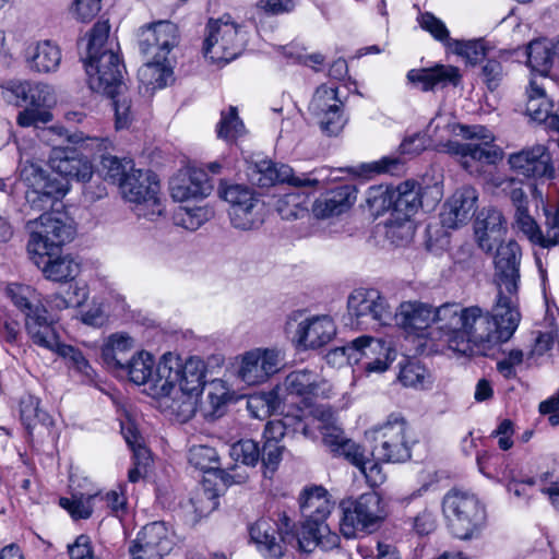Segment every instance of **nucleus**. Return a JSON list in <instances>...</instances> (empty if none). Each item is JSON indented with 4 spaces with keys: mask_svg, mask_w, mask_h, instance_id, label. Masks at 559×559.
<instances>
[{
    "mask_svg": "<svg viewBox=\"0 0 559 559\" xmlns=\"http://www.w3.org/2000/svg\"><path fill=\"white\" fill-rule=\"evenodd\" d=\"M439 316L449 348L465 356L486 355L493 345L508 342L521 321L518 305L501 292L491 313H484L478 306L447 302L440 306Z\"/></svg>",
    "mask_w": 559,
    "mask_h": 559,
    "instance_id": "obj_1",
    "label": "nucleus"
},
{
    "mask_svg": "<svg viewBox=\"0 0 559 559\" xmlns=\"http://www.w3.org/2000/svg\"><path fill=\"white\" fill-rule=\"evenodd\" d=\"M49 165L55 175L31 162H25L21 167V180L27 188L26 202L37 212L52 209L68 193L69 179L85 182L92 177L91 163L80 157L75 150L52 147Z\"/></svg>",
    "mask_w": 559,
    "mask_h": 559,
    "instance_id": "obj_2",
    "label": "nucleus"
},
{
    "mask_svg": "<svg viewBox=\"0 0 559 559\" xmlns=\"http://www.w3.org/2000/svg\"><path fill=\"white\" fill-rule=\"evenodd\" d=\"M109 29L106 21L97 22L93 26L83 61L90 88L115 98L123 86L124 66L118 56V43L108 39Z\"/></svg>",
    "mask_w": 559,
    "mask_h": 559,
    "instance_id": "obj_3",
    "label": "nucleus"
},
{
    "mask_svg": "<svg viewBox=\"0 0 559 559\" xmlns=\"http://www.w3.org/2000/svg\"><path fill=\"white\" fill-rule=\"evenodd\" d=\"M453 132L460 130V135L467 140H479L480 143H460L449 141L445 144L448 153L461 157L462 167L471 175L480 174L484 165H495L503 157V151L493 145L495 135L484 126L447 124Z\"/></svg>",
    "mask_w": 559,
    "mask_h": 559,
    "instance_id": "obj_4",
    "label": "nucleus"
},
{
    "mask_svg": "<svg viewBox=\"0 0 559 559\" xmlns=\"http://www.w3.org/2000/svg\"><path fill=\"white\" fill-rule=\"evenodd\" d=\"M442 511L453 535L469 539L486 525L485 504L469 491L451 489L442 499Z\"/></svg>",
    "mask_w": 559,
    "mask_h": 559,
    "instance_id": "obj_5",
    "label": "nucleus"
},
{
    "mask_svg": "<svg viewBox=\"0 0 559 559\" xmlns=\"http://www.w3.org/2000/svg\"><path fill=\"white\" fill-rule=\"evenodd\" d=\"M243 39L239 37V25L230 15L210 19L205 27L203 53L212 63L224 66L235 60L242 51Z\"/></svg>",
    "mask_w": 559,
    "mask_h": 559,
    "instance_id": "obj_6",
    "label": "nucleus"
},
{
    "mask_svg": "<svg viewBox=\"0 0 559 559\" xmlns=\"http://www.w3.org/2000/svg\"><path fill=\"white\" fill-rule=\"evenodd\" d=\"M205 365L199 358H189L185 364L171 353L163 355L157 364V385L167 392L173 384L199 396L205 385Z\"/></svg>",
    "mask_w": 559,
    "mask_h": 559,
    "instance_id": "obj_7",
    "label": "nucleus"
},
{
    "mask_svg": "<svg viewBox=\"0 0 559 559\" xmlns=\"http://www.w3.org/2000/svg\"><path fill=\"white\" fill-rule=\"evenodd\" d=\"M322 442L334 455L342 456L350 464L359 468L371 487L380 486L385 480L381 466L376 461H370L365 450L337 426H325L322 430Z\"/></svg>",
    "mask_w": 559,
    "mask_h": 559,
    "instance_id": "obj_8",
    "label": "nucleus"
},
{
    "mask_svg": "<svg viewBox=\"0 0 559 559\" xmlns=\"http://www.w3.org/2000/svg\"><path fill=\"white\" fill-rule=\"evenodd\" d=\"M341 510L340 531L348 539L356 537L358 532H372L385 515L381 498L373 491L343 501Z\"/></svg>",
    "mask_w": 559,
    "mask_h": 559,
    "instance_id": "obj_9",
    "label": "nucleus"
},
{
    "mask_svg": "<svg viewBox=\"0 0 559 559\" xmlns=\"http://www.w3.org/2000/svg\"><path fill=\"white\" fill-rule=\"evenodd\" d=\"M352 324L362 329H378L390 324L393 312L386 298L377 289H355L347 299Z\"/></svg>",
    "mask_w": 559,
    "mask_h": 559,
    "instance_id": "obj_10",
    "label": "nucleus"
},
{
    "mask_svg": "<svg viewBox=\"0 0 559 559\" xmlns=\"http://www.w3.org/2000/svg\"><path fill=\"white\" fill-rule=\"evenodd\" d=\"M285 330L296 346L302 349L320 348L336 335V325L330 316L305 317L301 311L288 316Z\"/></svg>",
    "mask_w": 559,
    "mask_h": 559,
    "instance_id": "obj_11",
    "label": "nucleus"
},
{
    "mask_svg": "<svg viewBox=\"0 0 559 559\" xmlns=\"http://www.w3.org/2000/svg\"><path fill=\"white\" fill-rule=\"evenodd\" d=\"M294 524L285 514H281L278 523L269 518H261L249 528L251 540L258 551L265 559H281L285 552V546L296 542Z\"/></svg>",
    "mask_w": 559,
    "mask_h": 559,
    "instance_id": "obj_12",
    "label": "nucleus"
},
{
    "mask_svg": "<svg viewBox=\"0 0 559 559\" xmlns=\"http://www.w3.org/2000/svg\"><path fill=\"white\" fill-rule=\"evenodd\" d=\"M344 103L338 98L337 88L321 84L313 93L308 110L322 133L337 136L348 122Z\"/></svg>",
    "mask_w": 559,
    "mask_h": 559,
    "instance_id": "obj_13",
    "label": "nucleus"
},
{
    "mask_svg": "<svg viewBox=\"0 0 559 559\" xmlns=\"http://www.w3.org/2000/svg\"><path fill=\"white\" fill-rule=\"evenodd\" d=\"M219 197L229 203L228 211L231 225L240 230H251L261 223L257 210L259 199L249 187L240 183L222 182L218 188Z\"/></svg>",
    "mask_w": 559,
    "mask_h": 559,
    "instance_id": "obj_14",
    "label": "nucleus"
},
{
    "mask_svg": "<svg viewBox=\"0 0 559 559\" xmlns=\"http://www.w3.org/2000/svg\"><path fill=\"white\" fill-rule=\"evenodd\" d=\"M376 433V444L371 451L374 460L400 463L411 459V448L406 440V421L402 416L390 415Z\"/></svg>",
    "mask_w": 559,
    "mask_h": 559,
    "instance_id": "obj_15",
    "label": "nucleus"
},
{
    "mask_svg": "<svg viewBox=\"0 0 559 559\" xmlns=\"http://www.w3.org/2000/svg\"><path fill=\"white\" fill-rule=\"evenodd\" d=\"M7 296L13 305L25 314V329L32 341H45L39 335L45 328L52 324L47 319L40 294L29 285L11 283L5 288Z\"/></svg>",
    "mask_w": 559,
    "mask_h": 559,
    "instance_id": "obj_16",
    "label": "nucleus"
},
{
    "mask_svg": "<svg viewBox=\"0 0 559 559\" xmlns=\"http://www.w3.org/2000/svg\"><path fill=\"white\" fill-rule=\"evenodd\" d=\"M74 230L51 213H44L35 223L27 250L32 255L43 257L44 253H58L60 248L73 238Z\"/></svg>",
    "mask_w": 559,
    "mask_h": 559,
    "instance_id": "obj_17",
    "label": "nucleus"
},
{
    "mask_svg": "<svg viewBox=\"0 0 559 559\" xmlns=\"http://www.w3.org/2000/svg\"><path fill=\"white\" fill-rule=\"evenodd\" d=\"M246 174L252 185L262 188L284 182L299 188L314 186L319 182L318 179L306 174L296 176L288 165L277 164L266 158L248 162Z\"/></svg>",
    "mask_w": 559,
    "mask_h": 559,
    "instance_id": "obj_18",
    "label": "nucleus"
},
{
    "mask_svg": "<svg viewBox=\"0 0 559 559\" xmlns=\"http://www.w3.org/2000/svg\"><path fill=\"white\" fill-rule=\"evenodd\" d=\"M521 255L519 243L510 240L497 247L493 260L498 294L501 292L506 295V298H512V304L514 305H518L519 300Z\"/></svg>",
    "mask_w": 559,
    "mask_h": 559,
    "instance_id": "obj_19",
    "label": "nucleus"
},
{
    "mask_svg": "<svg viewBox=\"0 0 559 559\" xmlns=\"http://www.w3.org/2000/svg\"><path fill=\"white\" fill-rule=\"evenodd\" d=\"M284 356L275 348H255L245 353L238 369V377L249 385L264 383L276 373Z\"/></svg>",
    "mask_w": 559,
    "mask_h": 559,
    "instance_id": "obj_20",
    "label": "nucleus"
},
{
    "mask_svg": "<svg viewBox=\"0 0 559 559\" xmlns=\"http://www.w3.org/2000/svg\"><path fill=\"white\" fill-rule=\"evenodd\" d=\"M276 389H280L284 402L287 395L300 396L304 402H310L312 399L328 397L331 392V385L310 369L292 371Z\"/></svg>",
    "mask_w": 559,
    "mask_h": 559,
    "instance_id": "obj_21",
    "label": "nucleus"
},
{
    "mask_svg": "<svg viewBox=\"0 0 559 559\" xmlns=\"http://www.w3.org/2000/svg\"><path fill=\"white\" fill-rule=\"evenodd\" d=\"M440 307L432 306L421 301L402 302L393 318L396 324L407 334L425 336L427 329L431 323H437L441 331Z\"/></svg>",
    "mask_w": 559,
    "mask_h": 559,
    "instance_id": "obj_22",
    "label": "nucleus"
},
{
    "mask_svg": "<svg viewBox=\"0 0 559 559\" xmlns=\"http://www.w3.org/2000/svg\"><path fill=\"white\" fill-rule=\"evenodd\" d=\"M178 27L170 21H158L142 28L140 49L147 57L168 60V55L178 45Z\"/></svg>",
    "mask_w": 559,
    "mask_h": 559,
    "instance_id": "obj_23",
    "label": "nucleus"
},
{
    "mask_svg": "<svg viewBox=\"0 0 559 559\" xmlns=\"http://www.w3.org/2000/svg\"><path fill=\"white\" fill-rule=\"evenodd\" d=\"M173 542L163 522L145 525L132 542L129 552L132 559H159L171 550Z\"/></svg>",
    "mask_w": 559,
    "mask_h": 559,
    "instance_id": "obj_24",
    "label": "nucleus"
},
{
    "mask_svg": "<svg viewBox=\"0 0 559 559\" xmlns=\"http://www.w3.org/2000/svg\"><path fill=\"white\" fill-rule=\"evenodd\" d=\"M508 163L514 171L525 177L551 179L556 175L550 153L542 144L510 154Z\"/></svg>",
    "mask_w": 559,
    "mask_h": 559,
    "instance_id": "obj_25",
    "label": "nucleus"
},
{
    "mask_svg": "<svg viewBox=\"0 0 559 559\" xmlns=\"http://www.w3.org/2000/svg\"><path fill=\"white\" fill-rule=\"evenodd\" d=\"M299 508L304 519L301 532L313 530L320 533L328 530L324 522L331 513L333 503L323 487L305 489L299 497Z\"/></svg>",
    "mask_w": 559,
    "mask_h": 559,
    "instance_id": "obj_26",
    "label": "nucleus"
},
{
    "mask_svg": "<svg viewBox=\"0 0 559 559\" xmlns=\"http://www.w3.org/2000/svg\"><path fill=\"white\" fill-rule=\"evenodd\" d=\"M478 193L473 187L456 190L443 204L440 214L441 224L447 228H457L467 224L474 216Z\"/></svg>",
    "mask_w": 559,
    "mask_h": 559,
    "instance_id": "obj_27",
    "label": "nucleus"
},
{
    "mask_svg": "<svg viewBox=\"0 0 559 559\" xmlns=\"http://www.w3.org/2000/svg\"><path fill=\"white\" fill-rule=\"evenodd\" d=\"M122 197L131 203L151 202L153 214L159 212L156 204V194H159V182L155 174L150 170L133 169L120 183Z\"/></svg>",
    "mask_w": 559,
    "mask_h": 559,
    "instance_id": "obj_28",
    "label": "nucleus"
},
{
    "mask_svg": "<svg viewBox=\"0 0 559 559\" xmlns=\"http://www.w3.org/2000/svg\"><path fill=\"white\" fill-rule=\"evenodd\" d=\"M211 190L207 175L198 169L180 170L169 181L170 195L177 202L204 198Z\"/></svg>",
    "mask_w": 559,
    "mask_h": 559,
    "instance_id": "obj_29",
    "label": "nucleus"
},
{
    "mask_svg": "<svg viewBox=\"0 0 559 559\" xmlns=\"http://www.w3.org/2000/svg\"><path fill=\"white\" fill-rule=\"evenodd\" d=\"M475 237L478 247L485 252L502 243L507 231L506 219L497 209L483 211L475 222Z\"/></svg>",
    "mask_w": 559,
    "mask_h": 559,
    "instance_id": "obj_30",
    "label": "nucleus"
},
{
    "mask_svg": "<svg viewBox=\"0 0 559 559\" xmlns=\"http://www.w3.org/2000/svg\"><path fill=\"white\" fill-rule=\"evenodd\" d=\"M39 337L45 338V341H38V338H36L33 342L40 347L56 353L64 360L66 366L69 369L86 377L92 376L93 369L84 354L72 345L59 342L58 335L52 325L50 328H45L44 333H41Z\"/></svg>",
    "mask_w": 559,
    "mask_h": 559,
    "instance_id": "obj_31",
    "label": "nucleus"
},
{
    "mask_svg": "<svg viewBox=\"0 0 559 559\" xmlns=\"http://www.w3.org/2000/svg\"><path fill=\"white\" fill-rule=\"evenodd\" d=\"M357 346V364L364 361L368 372L385 371L393 360L390 346L382 340L370 336H360L355 340Z\"/></svg>",
    "mask_w": 559,
    "mask_h": 559,
    "instance_id": "obj_32",
    "label": "nucleus"
},
{
    "mask_svg": "<svg viewBox=\"0 0 559 559\" xmlns=\"http://www.w3.org/2000/svg\"><path fill=\"white\" fill-rule=\"evenodd\" d=\"M357 198V189L353 185H342L326 192L312 205V212L318 218L340 215L349 210Z\"/></svg>",
    "mask_w": 559,
    "mask_h": 559,
    "instance_id": "obj_33",
    "label": "nucleus"
},
{
    "mask_svg": "<svg viewBox=\"0 0 559 559\" xmlns=\"http://www.w3.org/2000/svg\"><path fill=\"white\" fill-rule=\"evenodd\" d=\"M311 413V411L297 408L294 413L285 414L281 419L269 421L263 433L265 441L273 440L280 443L282 438L290 433H301L306 438L311 437L308 423Z\"/></svg>",
    "mask_w": 559,
    "mask_h": 559,
    "instance_id": "obj_34",
    "label": "nucleus"
},
{
    "mask_svg": "<svg viewBox=\"0 0 559 559\" xmlns=\"http://www.w3.org/2000/svg\"><path fill=\"white\" fill-rule=\"evenodd\" d=\"M166 391L163 392L157 389L154 392L159 397V403L164 411L180 423H186L192 418L197 411L198 396L178 388L177 384H173Z\"/></svg>",
    "mask_w": 559,
    "mask_h": 559,
    "instance_id": "obj_35",
    "label": "nucleus"
},
{
    "mask_svg": "<svg viewBox=\"0 0 559 559\" xmlns=\"http://www.w3.org/2000/svg\"><path fill=\"white\" fill-rule=\"evenodd\" d=\"M407 80L420 86L424 92L432 91L436 87H444L448 84L456 86L461 75L459 69L453 66L438 64L429 69L411 70Z\"/></svg>",
    "mask_w": 559,
    "mask_h": 559,
    "instance_id": "obj_36",
    "label": "nucleus"
},
{
    "mask_svg": "<svg viewBox=\"0 0 559 559\" xmlns=\"http://www.w3.org/2000/svg\"><path fill=\"white\" fill-rule=\"evenodd\" d=\"M34 262L41 267L46 278L53 282H68L80 274V263L71 255L58 253H44L43 257L33 255Z\"/></svg>",
    "mask_w": 559,
    "mask_h": 559,
    "instance_id": "obj_37",
    "label": "nucleus"
},
{
    "mask_svg": "<svg viewBox=\"0 0 559 559\" xmlns=\"http://www.w3.org/2000/svg\"><path fill=\"white\" fill-rule=\"evenodd\" d=\"M129 374L130 380L138 384L151 383L154 392L160 388L157 385V366L152 354L141 350L126 360L124 367L121 368Z\"/></svg>",
    "mask_w": 559,
    "mask_h": 559,
    "instance_id": "obj_38",
    "label": "nucleus"
},
{
    "mask_svg": "<svg viewBox=\"0 0 559 559\" xmlns=\"http://www.w3.org/2000/svg\"><path fill=\"white\" fill-rule=\"evenodd\" d=\"M314 186L294 187V191L285 193L277 200L276 209L284 219L301 218L308 214L309 192L308 189H314Z\"/></svg>",
    "mask_w": 559,
    "mask_h": 559,
    "instance_id": "obj_39",
    "label": "nucleus"
},
{
    "mask_svg": "<svg viewBox=\"0 0 559 559\" xmlns=\"http://www.w3.org/2000/svg\"><path fill=\"white\" fill-rule=\"evenodd\" d=\"M139 80L146 91L164 88L173 81V69L168 60L152 59L143 64L138 72Z\"/></svg>",
    "mask_w": 559,
    "mask_h": 559,
    "instance_id": "obj_40",
    "label": "nucleus"
},
{
    "mask_svg": "<svg viewBox=\"0 0 559 559\" xmlns=\"http://www.w3.org/2000/svg\"><path fill=\"white\" fill-rule=\"evenodd\" d=\"M60 62L61 50L50 40L38 43L29 60L31 69L39 73L56 72Z\"/></svg>",
    "mask_w": 559,
    "mask_h": 559,
    "instance_id": "obj_41",
    "label": "nucleus"
},
{
    "mask_svg": "<svg viewBox=\"0 0 559 559\" xmlns=\"http://www.w3.org/2000/svg\"><path fill=\"white\" fill-rule=\"evenodd\" d=\"M525 55L527 57V66L543 76L549 73L556 57L554 45L544 39L531 41L526 47Z\"/></svg>",
    "mask_w": 559,
    "mask_h": 559,
    "instance_id": "obj_42",
    "label": "nucleus"
},
{
    "mask_svg": "<svg viewBox=\"0 0 559 559\" xmlns=\"http://www.w3.org/2000/svg\"><path fill=\"white\" fill-rule=\"evenodd\" d=\"M134 346L133 338L126 333L111 334L106 344L103 346L102 356L108 366L123 368L126 360L124 355Z\"/></svg>",
    "mask_w": 559,
    "mask_h": 559,
    "instance_id": "obj_43",
    "label": "nucleus"
},
{
    "mask_svg": "<svg viewBox=\"0 0 559 559\" xmlns=\"http://www.w3.org/2000/svg\"><path fill=\"white\" fill-rule=\"evenodd\" d=\"M551 103L545 94V90L542 84H538L536 80L530 82L527 90V103L526 112L527 115L537 122H543L549 118L551 112Z\"/></svg>",
    "mask_w": 559,
    "mask_h": 559,
    "instance_id": "obj_44",
    "label": "nucleus"
},
{
    "mask_svg": "<svg viewBox=\"0 0 559 559\" xmlns=\"http://www.w3.org/2000/svg\"><path fill=\"white\" fill-rule=\"evenodd\" d=\"M278 390L280 389H276L275 386L269 392L250 396L247 401V409L251 416L259 419H265L276 412L280 408V405L284 402Z\"/></svg>",
    "mask_w": 559,
    "mask_h": 559,
    "instance_id": "obj_45",
    "label": "nucleus"
},
{
    "mask_svg": "<svg viewBox=\"0 0 559 559\" xmlns=\"http://www.w3.org/2000/svg\"><path fill=\"white\" fill-rule=\"evenodd\" d=\"M514 50H500L497 57L488 58L481 67V79L488 90L495 91L507 75L504 62L513 55Z\"/></svg>",
    "mask_w": 559,
    "mask_h": 559,
    "instance_id": "obj_46",
    "label": "nucleus"
},
{
    "mask_svg": "<svg viewBox=\"0 0 559 559\" xmlns=\"http://www.w3.org/2000/svg\"><path fill=\"white\" fill-rule=\"evenodd\" d=\"M420 205L419 189L413 181L399 185L394 200V212L402 217H407L416 212Z\"/></svg>",
    "mask_w": 559,
    "mask_h": 559,
    "instance_id": "obj_47",
    "label": "nucleus"
},
{
    "mask_svg": "<svg viewBox=\"0 0 559 559\" xmlns=\"http://www.w3.org/2000/svg\"><path fill=\"white\" fill-rule=\"evenodd\" d=\"M296 544L298 548L304 552H311L316 547H320L323 550H330L336 548L340 544V537L335 533H331L328 527L326 531L318 532L308 530L301 532V536H297Z\"/></svg>",
    "mask_w": 559,
    "mask_h": 559,
    "instance_id": "obj_48",
    "label": "nucleus"
},
{
    "mask_svg": "<svg viewBox=\"0 0 559 559\" xmlns=\"http://www.w3.org/2000/svg\"><path fill=\"white\" fill-rule=\"evenodd\" d=\"M40 401L32 394L22 396L20 401V415L23 425L27 430L33 429L37 424L49 425L50 416L39 407Z\"/></svg>",
    "mask_w": 559,
    "mask_h": 559,
    "instance_id": "obj_49",
    "label": "nucleus"
},
{
    "mask_svg": "<svg viewBox=\"0 0 559 559\" xmlns=\"http://www.w3.org/2000/svg\"><path fill=\"white\" fill-rule=\"evenodd\" d=\"M99 492L72 495L71 498H60V506L67 510L71 516L78 519H88L98 501Z\"/></svg>",
    "mask_w": 559,
    "mask_h": 559,
    "instance_id": "obj_50",
    "label": "nucleus"
},
{
    "mask_svg": "<svg viewBox=\"0 0 559 559\" xmlns=\"http://www.w3.org/2000/svg\"><path fill=\"white\" fill-rule=\"evenodd\" d=\"M386 237L396 246L409 242L415 235V224L407 217L396 216L386 224Z\"/></svg>",
    "mask_w": 559,
    "mask_h": 559,
    "instance_id": "obj_51",
    "label": "nucleus"
},
{
    "mask_svg": "<svg viewBox=\"0 0 559 559\" xmlns=\"http://www.w3.org/2000/svg\"><path fill=\"white\" fill-rule=\"evenodd\" d=\"M102 173L106 180L120 186L121 181L132 171L133 165L131 160H121L116 156L102 155Z\"/></svg>",
    "mask_w": 559,
    "mask_h": 559,
    "instance_id": "obj_52",
    "label": "nucleus"
},
{
    "mask_svg": "<svg viewBox=\"0 0 559 559\" xmlns=\"http://www.w3.org/2000/svg\"><path fill=\"white\" fill-rule=\"evenodd\" d=\"M188 460L192 466L203 472L218 468V454L214 448L209 445H192Z\"/></svg>",
    "mask_w": 559,
    "mask_h": 559,
    "instance_id": "obj_53",
    "label": "nucleus"
},
{
    "mask_svg": "<svg viewBox=\"0 0 559 559\" xmlns=\"http://www.w3.org/2000/svg\"><path fill=\"white\" fill-rule=\"evenodd\" d=\"M121 433L133 451L134 457L138 460V464H145L150 459V451L142 444V436L140 435L135 424L130 419L121 421Z\"/></svg>",
    "mask_w": 559,
    "mask_h": 559,
    "instance_id": "obj_54",
    "label": "nucleus"
},
{
    "mask_svg": "<svg viewBox=\"0 0 559 559\" xmlns=\"http://www.w3.org/2000/svg\"><path fill=\"white\" fill-rule=\"evenodd\" d=\"M245 126L238 117L237 108L230 106L228 110L222 112V118L217 126V135L224 140H234L242 135Z\"/></svg>",
    "mask_w": 559,
    "mask_h": 559,
    "instance_id": "obj_55",
    "label": "nucleus"
},
{
    "mask_svg": "<svg viewBox=\"0 0 559 559\" xmlns=\"http://www.w3.org/2000/svg\"><path fill=\"white\" fill-rule=\"evenodd\" d=\"M56 103L53 88L45 83L29 82L25 104L33 108L49 107Z\"/></svg>",
    "mask_w": 559,
    "mask_h": 559,
    "instance_id": "obj_56",
    "label": "nucleus"
},
{
    "mask_svg": "<svg viewBox=\"0 0 559 559\" xmlns=\"http://www.w3.org/2000/svg\"><path fill=\"white\" fill-rule=\"evenodd\" d=\"M450 49L469 63L475 64L486 55L485 41L483 39L450 41Z\"/></svg>",
    "mask_w": 559,
    "mask_h": 559,
    "instance_id": "obj_57",
    "label": "nucleus"
},
{
    "mask_svg": "<svg viewBox=\"0 0 559 559\" xmlns=\"http://www.w3.org/2000/svg\"><path fill=\"white\" fill-rule=\"evenodd\" d=\"M230 456L236 462L254 466L260 461L261 449L259 444L251 439L240 440L231 445Z\"/></svg>",
    "mask_w": 559,
    "mask_h": 559,
    "instance_id": "obj_58",
    "label": "nucleus"
},
{
    "mask_svg": "<svg viewBox=\"0 0 559 559\" xmlns=\"http://www.w3.org/2000/svg\"><path fill=\"white\" fill-rule=\"evenodd\" d=\"M546 221L545 230H540L539 246L550 248L559 245V206L544 209Z\"/></svg>",
    "mask_w": 559,
    "mask_h": 559,
    "instance_id": "obj_59",
    "label": "nucleus"
},
{
    "mask_svg": "<svg viewBox=\"0 0 559 559\" xmlns=\"http://www.w3.org/2000/svg\"><path fill=\"white\" fill-rule=\"evenodd\" d=\"M418 23L420 27L428 32L436 40L442 43L448 48L450 47V41H453V39L450 37L445 24L440 19L430 12H425L418 16Z\"/></svg>",
    "mask_w": 559,
    "mask_h": 559,
    "instance_id": "obj_60",
    "label": "nucleus"
},
{
    "mask_svg": "<svg viewBox=\"0 0 559 559\" xmlns=\"http://www.w3.org/2000/svg\"><path fill=\"white\" fill-rule=\"evenodd\" d=\"M49 132L56 133L61 139L67 140L70 143L79 144L83 142H90L86 145L96 147L98 151H107L109 147H111V142L108 139L105 138H98V136H84L83 132H69L68 129L64 127H51L49 129Z\"/></svg>",
    "mask_w": 559,
    "mask_h": 559,
    "instance_id": "obj_61",
    "label": "nucleus"
},
{
    "mask_svg": "<svg viewBox=\"0 0 559 559\" xmlns=\"http://www.w3.org/2000/svg\"><path fill=\"white\" fill-rule=\"evenodd\" d=\"M216 496L207 489H199L189 499L186 507H191L197 518H202L210 514L217 507Z\"/></svg>",
    "mask_w": 559,
    "mask_h": 559,
    "instance_id": "obj_62",
    "label": "nucleus"
},
{
    "mask_svg": "<svg viewBox=\"0 0 559 559\" xmlns=\"http://www.w3.org/2000/svg\"><path fill=\"white\" fill-rule=\"evenodd\" d=\"M28 81L10 80L0 86V96L8 104H25Z\"/></svg>",
    "mask_w": 559,
    "mask_h": 559,
    "instance_id": "obj_63",
    "label": "nucleus"
},
{
    "mask_svg": "<svg viewBox=\"0 0 559 559\" xmlns=\"http://www.w3.org/2000/svg\"><path fill=\"white\" fill-rule=\"evenodd\" d=\"M427 374L426 368L418 361H407L400 371L399 380L404 386H423Z\"/></svg>",
    "mask_w": 559,
    "mask_h": 559,
    "instance_id": "obj_64",
    "label": "nucleus"
}]
</instances>
